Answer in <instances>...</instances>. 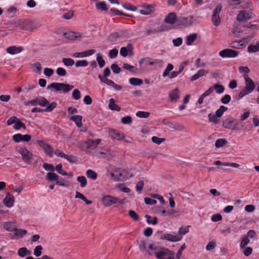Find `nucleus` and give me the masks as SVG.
<instances>
[{"label":"nucleus","mask_w":259,"mask_h":259,"mask_svg":"<svg viewBox=\"0 0 259 259\" xmlns=\"http://www.w3.org/2000/svg\"><path fill=\"white\" fill-rule=\"evenodd\" d=\"M149 254L154 255L157 259H175V253L165 248H161L154 243L149 246Z\"/></svg>","instance_id":"obj_1"},{"label":"nucleus","mask_w":259,"mask_h":259,"mask_svg":"<svg viewBox=\"0 0 259 259\" xmlns=\"http://www.w3.org/2000/svg\"><path fill=\"white\" fill-rule=\"evenodd\" d=\"M18 25L23 30L32 32L33 30L38 29L40 28L41 24L39 22L27 20L24 21H19Z\"/></svg>","instance_id":"obj_2"},{"label":"nucleus","mask_w":259,"mask_h":259,"mask_svg":"<svg viewBox=\"0 0 259 259\" xmlns=\"http://www.w3.org/2000/svg\"><path fill=\"white\" fill-rule=\"evenodd\" d=\"M74 87L67 83L53 82L49 84L47 87L48 89H53L56 92H62L63 93H67L72 89Z\"/></svg>","instance_id":"obj_3"},{"label":"nucleus","mask_w":259,"mask_h":259,"mask_svg":"<svg viewBox=\"0 0 259 259\" xmlns=\"http://www.w3.org/2000/svg\"><path fill=\"white\" fill-rule=\"evenodd\" d=\"M244 77L245 80V87L239 93V96L240 98L243 97L244 96L252 92L255 88L254 83L251 78L246 75H245Z\"/></svg>","instance_id":"obj_4"},{"label":"nucleus","mask_w":259,"mask_h":259,"mask_svg":"<svg viewBox=\"0 0 259 259\" xmlns=\"http://www.w3.org/2000/svg\"><path fill=\"white\" fill-rule=\"evenodd\" d=\"M239 123L237 119L233 117H229L223 121L222 126L225 128L234 131L238 130Z\"/></svg>","instance_id":"obj_5"},{"label":"nucleus","mask_w":259,"mask_h":259,"mask_svg":"<svg viewBox=\"0 0 259 259\" xmlns=\"http://www.w3.org/2000/svg\"><path fill=\"white\" fill-rule=\"evenodd\" d=\"M102 202L106 207H109L117 203L121 204L123 201L118 198L115 197L112 195H104L102 198Z\"/></svg>","instance_id":"obj_6"},{"label":"nucleus","mask_w":259,"mask_h":259,"mask_svg":"<svg viewBox=\"0 0 259 259\" xmlns=\"http://www.w3.org/2000/svg\"><path fill=\"white\" fill-rule=\"evenodd\" d=\"M252 18V13L244 10L240 11L238 14L236 19L239 23H246L247 21Z\"/></svg>","instance_id":"obj_7"},{"label":"nucleus","mask_w":259,"mask_h":259,"mask_svg":"<svg viewBox=\"0 0 259 259\" xmlns=\"http://www.w3.org/2000/svg\"><path fill=\"white\" fill-rule=\"evenodd\" d=\"M222 9V6L219 4L217 6L216 8L213 11V15L211 18V21L215 26H218L221 23V18L219 14Z\"/></svg>","instance_id":"obj_8"},{"label":"nucleus","mask_w":259,"mask_h":259,"mask_svg":"<svg viewBox=\"0 0 259 259\" xmlns=\"http://www.w3.org/2000/svg\"><path fill=\"white\" fill-rule=\"evenodd\" d=\"M111 179L114 181H122L125 179V177L119 168H115L110 172Z\"/></svg>","instance_id":"obj_9"},{"label":"nucleus","mask_w":259,"mask_h":259,"mask_svg":"<svg viewBox=\"0 0 259 259\" xmlns=\"http://www.w3.org/2000/svg\"><path fill=\"white\" fill-rule=\"evenodd\" d=\"M128 33L126 31L124 30L121 31L120 33L114 32L109 35L107 38V40L111 42H114L117 41L119 38L123 37H127Z\"/></svg>","instance_id":"obj_10"},{"label":"nucleus","mask_w":259,"mask_h":259,"mask_svg":"<svg viewBox=\"0 0 259 259\" xmlns=\"http://www.w3.org/2000/svg\"><path fill=\"white\" fill-rule=\"evenodd\" d=\"M238 55V51L230 49H226L219 52V55L223 58H234Z\"/></svg>","instance_id":"obj_11"},{"label":"nucleus","mask_w":259,"mask_h":259,"mask_svg":"<svg viewBox=\"0 0 259 259\" xmlns=\"http://www.w3.org/2000/svg\"><path fill=\"white\" fill-rule=\"evenodd\" d=\"M193 17H180L177 21V25L187 27L191 25L193 23Z\"/></svg>","instance_id":"obj_12"},{"label":"nucleus","mask_w":259,"mask_h":259,"mask_svg":"<svg viewBox=\"0 0 259 259\" xmlns=\"http://www.w3.org/2000/svg\"><path fill=\"white\" fill-rule=\"evenodd\" d=\"M19 152L22 155V159L27 163H29L32 158V154L26 148H22L19 150Z\"/></svg>","instance_id":"obj_13"},{"label":"nucleus","mask_w":259,"mask_h":259,"mask_svg":"<svg viewBox=\"0 0 259 259\" xmlns=\"http://www.w3.org/2000/svg\"><path fill=\"white\" fill-rule=\"evenodd\" d=\"M155 5H144L141 6L142 9L140 11V13L142 15H149L152 13L153 10L155 7Z\"/></svg>","instance_id":"obj_14"},{"label":"nucleus","mask_w":259,"mask_h":259,"mask_svg":"<svg viewBox=\"0 0 259 259\" xmlns=\"http://www.w3.org/2000/svg\"><path fill=\"white\" fill-rule=\"evenodd\" d=\"M133 48L131 44H128L126 47H122L120 51V55L123 57L127 56L128 54L129 56H132L133 55Z\"/></svg>","instance_id":"obj_15"},{"label":"nucleus","mask_w":259,"mask_h":259,"mask_svg":"<svg viewBox=\"0 0 259 259\" xmlns=\"http://www.w3.org/2000/svg\"><path fill=\"white\" fill-rule=\"evenodd\" d=\"M182 237L180 235H174L170 234H165L161 236V239H165L172 242H177L182 239Z\"/></svg>","instance_id":"obj_16"},{"label":"nucleus","mask_w":259,"mask_h":259,"mask_svg":"<svg viewBox=\"0 0 259 259\" xmlns=\"http://www.w3.org/2000/svg\"><path fill=\"white\" fill-rule=\"evenodd\" d=\"M101 140L100 139H97L96 140L92 139H89L88 140L84 142V144L87 146V148L90 149H95L97 145L100 144Z\"/></svg>","instance_id":"obj_17"},{"label":"nucleus","mask_w":259,"mask_h":259,"mask_svg":"<svg viewBox=\"0 0 259 259\" xmlns=\"http://www.w3.org/2000/svg\"><path fill=\"white\" fill-rule=\"evenodd\" d=\"M177 17L176 14L174 12L169 13L165 18L164 22L169 24H174L177 23Z\"/></svg>","instance_id":"obj_18"},{"label":"nucleus","mask_w":259,"mask_h":259,"mask_svg":"<svg viewBox=\"0 0 259 259\" xmlns=\"http://www.w3.org/2000/svg\"><path fill=\"white\" fill-rule=\"evenodd\" d=\"M109 134L110 136L112 138L119 141L123 140L125 138V136L123 133H120L117 131L111 130L109 131Z\"/></svg>","instance_id":"obj_19"},{"label":"nucleus","mask_w":259,"mask_h":259,"mask_svg":"<svg viewBox=\"0 0 259 259\" xmlns=\"http://www.w3.org/2000/svg\"><path fill=\"white\" fill-rule=\"evenodd\" d=\"M63 36L67 39L74 40L77 38L81 37L80 33L74 31H68L63 33Z\"/></svg>","instance_id":"obj_20"},{"label":"nucleus","mask_w":259,"mask_h":259,"mask_svg":"<svg viewBox=\"0 0 259 259\" xmlns=\"http://www.w3.org/2000/svg\"><path fill=\"white\" fill-rule=\"evenodd\" d=\"M4 203L8 207H12L14 204V197L9 193L6 195V197L3 200Z\"/></svg>","instance_id":"obj_21"},{"label":"nucleus","mask_w":259,"mask_h":259,"mask_svg":"<svg viewBox=\"0 0 259 259\" xmlns=\"http://www.w3.org/2000/svg\"><path fill=\"white\" fill-rule=\"evenodd\" d=\"M22 51L23 48L22 47H16L14 46H11L7 49V53L12 55L19 53Z\"/></svg>","instance_id":"obj_22"},{"label":"nucleus","mask_w":259,"mask_h":259,"mask_svg":"<svg viewBox=\"0 0 259 259\" xmlns=\"http://www.w3.org/2000/svg\"><path fill=\"white\" fill-rule=\"evenodd\" d=\"M213 92L212 87L209 88L204 93H203L198 98L197 102L199 104H201L203 102L204 99L210 95Z\"/></svg>","instance_id":"obj_23"},{"label":"nucleus","mask_w":259,"mask_h":259,"mask_svg":"<svg viewBox=\"0 0 259 259\" xmlns=\"http://www.w3.org/2000/svg\"><path fill=\"white\" fill-rule=\"evenodd\" d=\"M255 36V33H253L252 34L247 36V37L243 38L242 39L239 40V41H235L233 42V44H239L240 46H243L247 44L248 43V42Z\"/></svg>","instance_id":"obj_24"},{"label":"nucleus","mask_w":259,"mask_h":259,"mask_svg":"<svg viewBox=\"0 0 259 259\" xmlns=\"http://www.w3.org/2000/svg\"><path fill=\"white\" fill-rule=\"evenodd\" d=\"M207 73L208 71L207 70L204 69H200L196 74H195L190 78V80L192 81L197 80L199 78L205 75Z\"/></svg>","instance_id":"obj_25"},{"label":"nucleus","mask_w":259,"mask_h":259,"mask_svg":"<svg viewBox=\"0 0 259 259\" xmlns=\"http://www.w3.org/2000/svg\"><path fill=\"white\" fill-rule=\"evenodd\" d=\"M169 99L171 101H177L179 98V90L176 88L169 93Z\"/></svg>","instance_id":"obj_26"},{"label":"nucleus","mask_w":259,"mask_h":259,"mask_svg":"<svg viewBox=\"0 0 259 259\" xmlns=\"http://www.w3.org/2000/svg\"><path fill=\"white\" fill-rule=\"evenodd\" d=\"M208 118L209 122H212L215 124H219L220 122V118L216 114H214L213 113H209Z\"/></svg>","instance_id":"obj_27"},{"label":"nucleus","mask_w":259,"mask_h":259,"mask_svg":"<svg viewBox=\"0 0 259 259\" xmlns=\"http://www.w3.org/2000/svg\"><path fill=\"white\" fill-rule=\"evenodd\" d=\"M95 156L99 158H107L111 156V154L110 153V150L109 149H107L105 152H97Z\"/></svg>","instance_id":"obj_28"},{"label":"nucleus","mask_w":259,"mask_h":259,"mask_svg":"<svg viewBox=\"0 0 259 259\" xmlns=\"http://www.w3.org/2000/svg\"><path fill=\"white\" fill-rule=\"evenodd\" d=\"M70 119L75 122L77 127H81L82 125V116L80 115L72 116L70 117Z\"/></svg>","instance_id":"obj_29"},{"label":"nucleus","mask_w":259,"mask_h":259,"mask_svg":"<svg viewBox=\"0 0 259 259\" xmlns=\"http://www.w3.org/2000/svg\"><path fill=\"white\" fill-rule=\"evenodd\" d=\"M60 157L67 159L69 162L71 163H74L77 161V158L75 156L72 155H67L64 153L63 152L61 153Z\"/></svg>","instance_id":"obj_30"},{"label":"nucleus","mask_w":259,"mask_h":259,"mask_svg":"<svg viewBox=\"0 0 259 259\" xmlns=\"http://www.w3.org/2000/svg\"><path fill=\"white\" fill-rule=\"evenodd\" d=\"M197 34L192 33L186 37V44L187 46H190L196 39Z\"/></svg>","instance_id":"obj_31"},{"label":"nucleus","mask_w":259,"mask_h":259,"mask_svg":"<svg viewBox=\"0 0 259 259\" xmlns=\"http://www.w3.org/2000/svg\"><path fill=\"white\" fill-rule=\"evenodd\" d=\"M46 180L49 181H56L59 179V176L53 172H49L47 174L46 178Z\"/></svg>","instance_id":"obj_32"},{"label":"nucleus","mask_w":259,"mask_h":259,"mask_svg":"<svg viewBox=\"0 0 259 259\" xmlns=\"http://www.w3.org/2000/svg\"><path fill=\"white\" fill-rule=\"evenodd\" d=\"M108 107L109 108L112 110L117 111H119L120 110V107L115 104V100L112 98L109 100Z\"/></svg>","instance_id":"obj_33"},{"label":"nucleus","mask_w":259,"mask_h":259,"mask_svg":"<svg viewBox=\"0 0 259 259\" xmlns=\"http://www.w3.org/2000/svg\"><path fill=\"white\" fill-rule=\"evenodd\" d=\"M4 228L7 231L14 232L17 228L13 222H7L4 225Z\"/></svg>","instance_id":"obj_34"},{"label":"nucleus","mask_w":259,"mask_h":259,"mask_svg":"<svg viewBox=\"0 0 259 259\" xmlns=\"http://www.w3.org/2000/svg\"><path fill=\"white\" fill-rule=\"evenodd\" d=\"M214 164H215V165L222 164V165H225V166H232V167H235V168H238L240 166V165L239 164H238V163H233V162H232V163H229V162L223 163V162H222L220 160L215 161L214 162Z\"/></svg>","instance_id":"obj_35"},{"label":"nucleus","mask_w":259,"mask_h":259,"mask_svg":"<svg viewBox=\"0 0 259 259\" xmlns=\"http://www.w3.org/2000/svg\"><path fill=\"white\" fill-rule=\"evenodd\" d=\"M14 232L15 235L17 236L18 238H22L27 234L26 230L18 228H16Z\"/></svg>","instance_id":"obj_36"},{"label":"nucleus","mask_w":259,"mask_h":259,"mask_svg":"<svg viewBox=\"0 0 259 259\" xmlns=\"http://www.w3.org/2000/svg\"><path fill=\"white\" fill-rule=\"evenodd\" d=\"M247 51L249 53H255L258 52L259 42H257L255 45H249L248 47Z\"/></svg>","instance_id":"obj_37"},{"label":"nucleus","mask_w":259,"mask_h":259,"mask_svg":"<svg viewBox=\"0 0 259 259\" xmlns=\"http://www.w3.org/2000/svg\"><path fill=\"white\" fill-rule=\"evenodd\" d=\"M13 128L16 130H19L20 128L25 130L26 127L24 123L22 122L19 119H18L13 125Z\"/></svg>","instance_id":"obj_38"},{"label":"nucleus","mask_w":259,"mask_h":259,"mask_svg":"<svg viewBox=\"0 0 259 259\" xmlns=\"http://www.w3.org/2000/svg\"><path fill=\"white\" fill-rule=\"evenodd\" d=\"M97 56V61L98 63L99 66L100 68H102L105 66V62L103 60L102 55L100 53H98L96 55Z\"/></svg>","instance_id":"obj_39"},{"label":"nucleus","mask_w":259,"mask_h":259,"mask_svg":"<svg viewBox=\"0 0 259 259\" xmlns=\"http://www.w3.org/2000/svg\"><path fill=\"white\" fill-rule=\"evenodd\" d=\"M130 83L134 85H141L143 83V80L141 79L132 77L129 79Z\"/></svg>","instance_id":"obj_40"},{"label":"nucleus","mask_w":259,"mask_h":259,"mask_svg":"<svg viewBox=\"0 0 259 259\" xmlns=\"http://www.w3.org/2000/svg\"><path fill=\"white\" fill-rule=\"evenodd\" d=\"M227 109L228 108L227 107L221 106L220 108L215 111V114L220 118Z\"/></svg>","instance_id":"obj_41"},{"label":"nucleus","mask_w":259,"mask_h":259,"mask_svg":"<svg viewBox=\"0 0 259 259\" xmlns=\"http://www.w3.org/2000/svg\"><path fill=\"white\" fill-rule=\"evenodd\" d=\"M44 150L45 153L49 155V157H52L53 156L54 149L49 144L48 145Z\"/></svg>","instance_id":"obj_42"},{"label":"nucleus","mask_w":259,"mask_h":259,"mask_svg":"<svg viewBox=\"0 0 259 259\" xmlns=\"http://www.w3.org/2000/svg\"><path fill=\"white\" fill-rule=\"evenodd\" d=\"M227 143V141L224 139H220L216 141L215 146L217 148L222 147Z\"/></svg>","instance_id":"obj_43"},{"label":"nucleus","mask_w":259,"mask_h":259,"mask_svg":"<svg viewBox=\"0 0 259 259\" xmlns=\"http://www.w3.org/2000/svg\"><path fill=\"white\" fill-rule=\"evenodd\" d=\"M212 88L215 90L218 94H221L223 93L225 90L224 87L221 84H214Z\"/></svg>","instance_id":"obj_44"},{"label":"nucleus","mask_w":259,"mask_h":259,"mask_svg":"<svg viewBox=\"0 0 259 259\" xmlns=\"http://www.w3.org/2000/svg\"><path fill=\"white\" fill-rule=\"evenodd\" d=\"M145 63L146 65H152L154 62L152 61L150 58H145L139 61V64L141 65L142 63Z\"/></svg>","instance_id":"obj_45"},{"label":"nucleus","mask_w":259,"mask_h":259,"mask_svg":"<svg viewBox=\"0 0 259 259\" xmlns=\"http://www.w3.org/2000/svg\"><path fill=\"white\" fill-rule=\"evenodd\" d=\"M86 175L87 177L93 180H96L97 177V174L93 170L89 169L87 171Z\"/></svg>","instance_id":"obj_46"},{"label":"nucleus","mask_w":259,"mask_h":259,"mask_svg":"<svg viewBox=\"0 0 259 259\" xmlns=\"http://www.w3.org/2000/svg\"><path fill=\"white\" fill-rule=\"evenodd\" d=\"M62 62L66 66H71L74 64V61L71 58H63Z\"/></svg>","instance_id":"obj_47"},{"label":"nucleus","mask_w":259,"mask_h":259,"mask_svg":"<svg viewBox=\"0 0 259 259\" xmlns=\"http://www.w3.org/2000/svg\"><path fill=\"white\" fill-rule=\"evenodd\" d=\"M77 180L78 182L80 183V186L81 187H84L87 184V181L85 177L84 176H79L77 178Z\"/></svg>","instance_id":"obj_48"},{"label":"nucleus","mask_w":259,"mask_h":259,"mask_svg":"<svg viewBox=\"0 0 259 259\" xmlns=\"http://www.w3.org/2000/svg\"><path fill=\"white\" fill-rule=\"evenodd\" d=\"M145 217L146 218L147 222L148 224H152L153 225L157 224V219L156 217H154L153 218L152 220H151L152 217L149 215L146 214V215H145Z\"/></svg>","instance_id":"obj_49"},{"label":"nucleus","mask_w":259,"mask_h":259,"mask_svg":"<svg viewBox=\"0 0 259 259\" xmlns=\"http://www.w3.org/2000/svg\"><path fill=\"white\" fill-rule=\"evenodd\" d=\"M49 104L48 100L44 97H41L38 98V104L42 107L47 106Z\"/></svg>","instance_id":"obj_50"},{"label":"nucleus","mask_w":259,"mask_h":259,"mask_svg":"<svg viewBox=\"0 0 259 259\" xmlns=\"http://www.w3.org/2000/svg\"><path fill=\"white\" fill-rule=\"evenodd\" d=\"M57 106V103L55 102H52L51 104H49L46 108L44 110L46 112H51L54 110Z\"/></svg>","instance_id":"obj_51"},{"label":"nucleus","mask_w":259,"mask_h":259,"mask_svg":"<svg viewBox=\"0 0 259 259\" xmlns=\"http://www.w3.org/2000/svg\"><path fill=\"white\" fill-rule=\"evenodd\" d=\"M243 32V30H241L239 27L236 26L233 28L232 30V33L235 37H238L239 34Z\"/></svg>","instance_id":"obj_52"},{"label":"nucleus","mask_w":259,"mask_h":259,"mask_svg":"<svg viewBox=\"0 0 259 259\" xmlns=\"http://www.w3.org/2000/svg\"><path fill=\"white\" fill-rule=\"evenodd\" d=\"M149 115L150 113L148 112L139 111L136 113V116L140 118H147Z\"/></svg>","instance_id":"obj_53"},{"label":"nucleus","mask_w":259,"mask_h":259,"mask_svg":"<svg viewBox=\"0 0 259 259\" xmlns=\"http://www.w3.org/2000/svg\"><path fill=\"white\" fill-rule=\"evenodd\" d=\"M55 169L57 171H58L60 174L65 176L68 175V174L65 172L63 169H62V165L61 164H59L56 165L55 167Z\"/></svg>","instance_id":"obj_54"},{"label":"nucleus","mask_w":259,"mask_h":259,"mask_svg":"<svg viewBox=\"0 0 259 259\" xmlns=\"http://www.w3.org/2000/svg\"><path fill=\"white\" fill-rule=\"evenodd\" d=\"M88 64H89V63L87 60H79V61H77L75 63V66L76 67H84V66H88Z\"/></svg>","instance_id":"obj_55"},{"label":"nucleus","mask_w":259,"mask_h":259,"mask_svg":"<svg viewBox=\"0 0 259 259\" xmlns=\"http://www.w3.org/2000/svg\"><path fill=\"white\" fill-rule=\"evenodd\" d=\"M174 68V66L171 64H168L166 69L163 72V76L165 77L168 75L169 72Z\"/></svg>","instance_id":"obj_56"},{"label":"nucleus","mask_w":259,"mask_h":259,"mask_svg":"<svg viewBox=\"0 0 259 259\" xmlns=\"http://www.w3.org/2000/svg\"><path fill=\"white\" fill-rule=\"evenodd\" d=\"M249 242V240L247 238V237H246L245 236H244L240 243V247L242 248H245Z\"/></svg>","instance_id":"obj_57"},{"label":"nucleus","mask_w":259,"mask_h":259,"mask_svg":"<svg viewBox=\"0 0 259 259\" xmlns=\"http://www.w3.org/2000/svg\"><path fill=\"white\" fill-rule=\"evenodd\" d=\"M128 215H130V217L132 218L134 221H138L139 220V216L137 214V213L134 211V210H130L128 211Z\"/></svg>","instance_id":"obj_58"},{"label":"nucleus","mask_w":259,"mask_h":259,"mask_svg":"<svg viewBox=\"0 0 259 259\" xmlns=\"http://www.w3.org/2000/svg\"><path fill=\"white\" fill-rule=\"evenodd\" d=\"M97 8L99 10L105 11L107 9L106 5L104 2H101L96 4Z\"/></svg>","instance_id":"obj_59"},{"label":"nucleus","mask_w":259,"mask_h":259,"mask_svg":"<svg viewBox=\"0 0 259 259\" xmlns=\"http://www.w3.org/2000/svg\"><path fill=\"white\" fill-rule=\"evenodd\" d=\"M72 98L76 100L80 98V92L78 89H75L72 94Z\"/></svg>","instance_id":"obj_60"},{"label":"nucleus","mask_w":259,"mask_h":259,"mask_svg":"<svg viewBox=\"0 0 259 259\" xmlns=\"http://www.w3.org/2000/svg\"><path fill=\"white\" fill-rule=\"evenodd\" d=\"M42 247L41 245H38L35 247L34 251V254L36 257L39 256L41 254V250Z\"/></svg>","instance_id":"obj_61"},{"label":"nucleus","mask_w":259,"mask_h":259,"mask_svg":"<svg viewBox=\"0 0 259 259\" xmlns=\"http://www.w3.org/2000/svg\"><path fill=\"white\" fill-rule=\"evenodd\" d=\"M57 74L60 76H64L66 75V71L62 67H59L56 70Z\"/></svg>","instance_id":"obj_62"},{"label":"nucleus","mask_w":259,"mask_h":259,"mask_svg":"<svg viewBox=\"0 0 259 259\" xmlns=\"http://www.w3.org/2000/svg\"><path fill=\"white\" fill-rule=\"evenodd\" d=\"M27 252L28 250L26 248L22 247L19 249L18 253L19 256L24 257L26 255Z\"/></svg>","instance_id":"obj_63"},{"label":"nucleus","mask_w":259,"mask_h":259,"mask_svg":"<svg viewBox=\"0 0 259 259\" xmlns=\"http://www.w3.org/2000/svg\"><path fill=\"white\" fill-rule=\"evenodd\" d=\"M144 185V183L143 181H140L137 184L136 190L139 193H140L142 192Z\"/></svg>","instance_id":"obj_64"}]
</instances>
